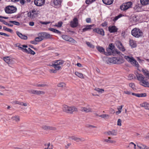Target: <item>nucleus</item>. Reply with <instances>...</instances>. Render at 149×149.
<instances>
[{
  "label": "nucleus",
  "instance_id": "nucleus-26",
  "mask_svg": "<svg viewBox=\"0 0 149 149\" xmlns=\"http://www.w3.org/2000/svg\"><path fill=\"white\" fill-rule=\"evenodd\" d=\"M96 48L98 51L100 53H105L104 49L102 47L98 46L96 47Z\"/></svg>",
  "mask_w": 149,
  "mask_h": 149
},
{
  "label": "nucleus",
  "instance_id": "nucleus-54",
  "mask_svg": "<svg viewBox=\"0 0 149 149\" xmlns=\"http://www.w3.org/2000/svg\"><path fill=\"white\" fill-rule=\"evenodd\" d=\"M56 130V128L55 127L49 126V130L55 131Z\"/></svg>",
  "mask_w": 149,
  "mask_h": 149
},
{
  "label": "nucleus",
  "instance_id": "nucleus-14",
  "mask_svg": "<svg viewBox=\"0 0 149 149\" xmlns=\"http://www.w3.org/2000/svg\"><path fill=\"white\" fill-rule=\"evenodd\" d=\"M118 29L114 26H110L108 27V30L111 33L117 32Z\"/></svg>",
  "mask_w": 149,
  "mask_h": 149
},
{
  "label": "nucleus",
  "instance_id": "nucleus-9",
  "mask_svg": "<svg viewBox=\"0 0 149 149\" xmlns=\"http://www.w3.org/2000/svg\"><path fill=\"white\" fill-rule=\"evenodd\" d=\"M37 14V11L35 10H33L30 11L28 13L27 16L29 17L30 18L32 19L35 17Z\"/></svg>",
  "mask_w": 149,
  "mask_h": 149
},
{
  "label": "nucleus",
  "instance_id": "nucleus-31",
  "mask_svg": "<svg viewBox=\"0 0 149 149\" xmlns=\"http://www.w3.org/2000/svg\"><path fill=\"white\" fill-rule=\"evenodd\" d=\"M81 111H84L85 112H90L91 111V109L90 108H86L85 107H82L81 108V109L80 110Z\"/></svg>",
  "mask_w": 149,
  "mask_h": 149
},
{
  "label": "nucleus",
  "instance_id": "nucleus-25",
  "mask_svg": "<svg viewBox=\"0 0 149 149\" xmlns=\"http://www.w3.org/2000/svg\"><path fill=\"white\" fill-rule=\"evenodd\" d=\"M142 71L147 78L149 79V72L146 69H142Z\"/></svg>",
  "mask_w": 149,
  "mask_h": 149
},
{
  "label": "nucleus",
  "instance_id": "nucleus-39",
  "mask_svg": "<svg viewBox=\"0 0 149 149\" xmlns=\"http://www.w3.org/2000/svg\"><path fill=\"white\" fill-rule=\"evenodd\" d=\"M75 74L79 77L81 78H83V74L81 73H79L78 72H75Z\"/></svg>",
  "mask_w": 149,
  "mask_h": 149
},
{
  "label": "nucleus",
  "instance_id": "nucleus-35",
  "mask_svg": "<svg viewBox=\"0 0 149 149\" xmlns=\"http://www.w3.org/2000/svg\"><path fill=\"white\" fill-rule=\"evenodd\" d=\"M100 117L106 119H108L109 117V115L106 114H103L99 116Z\"/></svg>",
  "mask_w": 149,
  "mask_h": 149
},
{
  "label": "nucleus",
  "instance_id": "nucleus-64",
  "mask_svg": "<svg viewBox=\"0 0 149 149\" xmlns=\"http://www.w3.org/2000/svg\"><path fill=\"white\" fill-rule=\"evenodd\" d=\"M86 21L87 23H90L91 22V19L90 18H87L86 19Z\"/></svg>",
  "mask_w": 149,
  "mask_h": 149
},
{
  "label": "nucleus",
  "instance_id": "nucleus-20",
  "mask_svg": "<svg viewBox=\"0 0 149 149\" xmlns=\"http://www.w3.org/2000/svg\"><path fill=\"white\" fill-rule=\"evenodd\" d=\"M129 44L132 48H135L136 47V44L133 40L130 39Z\"/></svg>",
  "mask_w": 149,
  "mask_h": 149
},
{
  "label": "nucleus",
  "instance_id": "nucleus-47",
  "mask_svg": "<svg viewBox=\"0 0 149 149\" xmlns=\"http://www.w3.org/2000/svg\"><path fill=\"white\" fill-rule=\"evenodd\" d=\"M62 24L63 22H58L57 24H55L54 26L60 27L62 26Z\"/></svg>",
  "mask_w": 149,
  "mask_h": 149
},
{
  "label": "nucleus",
  "instance_id": "nucleus-18",
  "mask_svg": "<svg viewBox=\"0 0 149 149\" xmlns=\"http://www.w3.org/2000/svg\"><path fill=\"white\" fill-rule=\"evenodd\" d=\"M106 52H105V53H104V54L107 56H109L111 55H114V54H115V51L114 50H107V48L106 49Z\"/></svg>",
  "mask_w": 149,
  "mask_h": 149
},
{
  "label": "nucleus",
  "instance_id": "nucleus-23",
  "mask_svg": "<svg viewBox=\"0 0 149 149\" xmlns=\"http://www.w3.org/2000/svg\"><path fill=\"white\" fill-rule=\"evenodd\" d=\"M111 138V137H108V139H103V142L110 143H116V141L110 140Z\"/></svg>",
  "mask_w": 149,
  "mask_h": 149
},
{
  "label": "nucleus",
  "instance_id": "nucleus-4",
  "mask_svg": "<svg viewBox=\"0 0 149 149\" xmlns=\"http://www.w3.org/2000/svg\"><path fill=\"white\" fill-rule=\"evenodd\" d=\"M17 10V8L13 6H8L5 8L6 13L8 14H11L15 13Z\"/></svg>",
  "mask_w": 149,
  "mask_h": 149
},
{
  "label": "nucleus",
  "instance_id": "nucleus-34",
  "mask_svg": "<svg viewBox=\"0 0 149 149\" xmlns=\"http://www.w3.org/2000/svg\"><path fill=\"white\" fill-rule=\"evenodd\" d=\"M51 66L54 67L55 69L56 70H59L61 68V66L56 64H53Z\"/></svg>",
  "mask_w": 149,
  "mask_h": 149
},
{
  "label": "nucleus",
  "instance_id": "nucleus-15",
  "mask_svg": "<svg viewBox=\"0 0 149 149\" xmlns=\"http://www.w3.org/2000/svg\"><path fill=\"white\" fill-rule=\"evenodd\" d=\"M135 74L136 75L137 79L139 81H141V82L144 79V77L141 74L139 73L137 71L135 72Z\"/></svg>",
  "mask_w": 149,
  "mask_h": 149
},
{
  "label": "nucleus",
  "instance_id": "nucleus-38",
  "mask_svg": "<svg viewBox=\"0 0 149 149\" xmlns=\"http://www.w3.org/2000/svg\"><path fill=\"white\" fill-rule=\"evenodd\" d=\"M114 47L115 46L113 45V44L112 43H111L109 45V47L107 48V50H113V49Z\"/></svg>",
  "mask_w": 149,
  "mask_h": 149
},
{
  "label": "nucleus",
  "instance_id": "nucleus-56",
  "mask_svg": "<svg viewBox=\"0 0 149 149\" xmlns=\"http://www.w3.org/2000/svg\"><path fill=\"white\" fill-rule=\"evenodd\" d=\"M121 122L122 120L120 119H118L117 121V125L119 126H121Z\"/></svg>",
  "mask_w": 149,
  "mask_h": 149
},
{
  "label": "nucleus",
  "instance_id": "nucleus-63",
  "mask_svg": "<svg viewBox=\"0 0 149 149\" xmlns=\"http://www.w3.org/2000/svg\"><path fill=\"white\" fill-rule=\"evenodd\" d=\"M0 22H3V24L6 25H7L8 24V22H6L5 20L3 19H0Z\"/></svg>",
  "mask_w": 149,
  "mask_h": 149
},
{
  "label": "nucleus",
  "instance_id": "nucleus-28",
  "mask_svg": "<svg viewBox=\"0 0 149 149\" xmlns=\"http://www.w3.org/2000/svg\"><path fill=\"white\" fill-rule=\"evenodd\" d=\"M13 102L16 104H19L22 106L26 107L27 106V104L26 103H24L18 101H15Z\"/></svg>",
  "mask_w": 149,
  "mask_h": 149
},
{
  "label": "nucleus",
  "instance_id": "nucleus-51",
  "mask_svg": "<svg viewBox=\"0 0 149 149\" xmlns=\"http://www.w3.org/2000/svg\"><path fill=\"white\" fill-rule=\"evenodd\" d=\"M96 0H86V3L87 4H89L90 3H91L95 1Z\"/></svg>",
  "mask_w": 149,
  "mask_h": 149
},
{
  "label": "nucleus",
  "instance_id": "nucleus-61",
  "mask_svg": "<svg viewBox=\"0 0 149 149\" xmlns=\"http://www.w3.org/2000/svg\"><path fill=\"white\" fill-rule=\"evenodd\" d=\"M107 25V22H104L101 24V26L103 27L106 26Z\"/></svg>",
  "mask_w": 149,
  "mask_h": 149
},
{
  "label": "nucleus",
  "instance_id": "nucleus-32",
  "mask_svg": "<svg viewBox=\"0 0 149 149\" xmlns=\"http://www.w3.org/2000/svg\"><path fill=\"white\" fill-rule=\"evenodd\" d=\"M143 86L146 87H149V83L144 79L141 81Z\"/></svg>",
  "mask_w": 149,
  "mask_h": 149
},
{
  "label": "nucleus",
  "instance_id": "nucleus-33",
  "mask_svg": "<svg viewBox=\"0 0 149 149\" xmlns=\"http://www.w3.org/2000/svg\"><path fill=\"white\" fill-rule=\"evenodd\" d=\"M64 61L62 60H58L55 61V63L60 65H62L64 63Z\"/></svg>",
  "mask_w": 149,
  "mask_h": 149
},
{
  "label": "nucleus",
  "instance_id": "nucleus-5",
  "mask_svg": "<svg viewBox=\"0 0 149 149\" xmlns=\"http://www.w3.org/2000/svg\"><path fill=\"white\" fill-rule=\"evenodd\" d=\"M61 37L63 39L66 41H69L73 43L76 42V41L75 40L67 35H62Z\"/></svg>",
  "mask_w": 149,
  "mask_h": 149
},
{
  "label": "nucleus",
  "instance_id": "nucleus-59",
  "mask_svg": "<svg viewBox=\"0 0 149 149\" xmlns=\"http://www.w3.org/2000/svg\"><path fill=\"white\" fill-rule=\"evenodd\" d=\"M129 86L132 88L133 89L135 88L134 84L133 83H130L129 84Z\"/></svg>",
  "mask_w": 149,
  "mask_h": 149
},
{
  "label": "nucleus",
  "instance_id": "nucleus-30",
  "mask_svg": "<svg viewBox=\"0 0 149 149\" xmlns=\"http://www.w3.org/2000/svg\"><path fill=\"white\" fill-rule=\"evenodd\" d=\"M12 119L13 120L15 121L16 122H18L19 121L20 118L19 116H13L12 118Z\"/></svg>",
  "mask_w": 149,
  "mask_h": 149
},
{
  "label": "nucleus",
  "instance_id": "nucleus-8",
  "mask_svg": "<svg viewBox=\"0 0 149 149\" xmlns=\"http://www.w3.org/2000/svg\"><path fill=\"white\" fill-rule=\"evenodd\" d=\"M78 25V19L75 17L73 19L72 21L70 22V26L72 28H75L77 27Z\"/></svg>",
  "mask_w": 149,
  "mask_h": 149
},
{
  "label": "nucleus",
  "instance_id": "nucleus-52",
  "mask_svg": "<svg viewBox=\"0 0 149 149\" xmlns=\"http://www.w3.org/2000/svg\"><path fill=\"white\" fill-rule=\"evenodd\" d=\"M28 49L29 50V54L33 55H34L35 54V52L34 51L32 50L30 48H29Z\"/></svg>",
  "mask_w": 149,
  "mask_h": 149
},
{
  "label": "nucleus",
  "instance_id": "nucleus-16",
  "mask_svg": "<svg viewBox=\"0 0 149 149\" xmlns=\"http://www.w3.org/2000/svg\"><path fill=\"white\" fill-rule=\"evenodd\" d=\"M105 134L108 135H111L113 136H116L117 134V131L116 130H113L111 131H108L105 132Z\"/></svg>",
  "mask_w": 149,
  "mask_h": 149
},
{
  "label": "nucleus",
  "instance_id": "nucleus-6",
  "mask_svg": "<svg viewBox=\"0 0 149 149\" xmlns=\"http://www.w3.org/2000/svg\"><path fill=\"white\" fill-rule=\"evenodd\" d=\"M63 0H54L53 1V6L56 8H59L61 7Z\"/></svg>",
  "mask_w": 149,
  "mask_h": 149
},
{
  "label": "nucleus",
  "instance_id": "nucleus-41",
  "mask_svg": "<svg viewBox=\"0 0 149 149\" xmlns=\"http://www.w3.org/2000/svg\"><path fill=\"white\" fill-rule=\"evenodd\" d=\"M65 84L63 82H61L58 84V86L59 87H63L65 86Z\"/></svg>",
  "mask_w": 149,
  "mask_h": 149
},
{
  "label": "nucleus",
  "instance_id": "nucleus-46",
  "mask_svg": "<svg viewBox=\"0 0 149 149\" xmlns=\"http://www.w3.org/2000/svg\"><path fill=\"white\" fill-rule=\"evenodd\" d=\"M86 44L88 46L91 48H94V46L89 42H86Z\"/></svg>",
  "mask_w": 149,
  "mask_h": 149
},
{
  "label": "nucleus",
  "instance_id": "nucleus-55",
  "mask_svg": "<svg viewBox=\"0 0 149 149\" xmlns=\"http://www.w3.org/2000/svg\"><path fill=\"white\" fill-rule=\"evenodd\" d=\"M36 86L37 87H44L46 86H47V85L46 84H37Z\"/></svg>",
  "mask_w": 149,
  "mask_h": 149
},
{
  "label": "nucleus",
  "instance_id": "nucleus-45",
  "mask_svg": "<svg viewBox=\"0 0 149 149\" xmlns=\"http://www.w3.org/2000/svg\"><path fill=\"white\" fill-rule=\"evenodd\" d=\"M95 90L99 93H102L104 91V89H100L98 88H95Z\"/></svg>",
  "mask_w": 149,
  "mask_h": 149
},
{
  "label": "nucleus",
  "instance_id": "nucleus-44",
  "mask_svg": "<svg viewBox=\"0 0 149 149\" xmlns=\"http://www.w3.org/2000/svg\"><path fill=\"white\" fill-rule=\"evenodd\" d=\"M138 17L137 16H134L132 17V20L134 22H137L138 20L139 19L137 18Z\"/></svg>",
  "mask_w": 149,
  "mask_h": 149
},
{
  "label": "nucleus",
  "instance_id": "nucleus-62",
  "mask_svg": "<svg viewBox=\"0 0 149 149\" xmlns=\"http://www.w3.org/2000/svg\"><path fill=\"white\" fill-rule=\"evenodd\" d=\"M123 107V105L119 106L118 108V111L117 112H121V109Z\"/></svg>",
  "mask_w": 149,
  "mask_h": 149
},
{
  "label": "nucleus",
  "instance_id": "nucleus-42",
  "mask_svg": "<svg viewBox=\"0 0 149 149\" xmlns=\"http://www.w3.org/2000/svg\"><path fill=\"white\" fill-rule=\"evenodd\" d=\"M35 39L37 42L41 41L43 40L42 37L40 36V33L38 34V37L36 38Z\"/></svg>",
  "mask_w": 149,
  "mask_h": 149
},
{
  "label": "nucleus",
  "instance_id": "nucleus-53",
  "mask_svg": "<svg viewBox=\"0 0 149 149\" xmlns=\"http://www.w3.org/2000/svg\"><path fill=\"white\" fill-rule=\"evenodd\" d=\"M49 126L44 125L42 127V128L43 129L45 130H49Z\"/></svg>",
  "mask_w": 149,
  "mask_h": 149
},
{
  "label": "nucleus",
  "instance_id": "nucleus-40",
  "mask_svg": "<svg viewBox=\"0 0 149 149\" xmlns=\"http://www.w3.org/2000/svg\"><path fill=\"white\" fill-rule=\"evenodd\" d=\"M124 58L126 59L127 61L131 62V61H132V59L134 58L133 57H130L129 56H124Z\"/></svg>",
  "mask_w": 149,
  "mask_h": 149
},
{
  "label": "nucleus",
  "instance_id": "nucleus-11",
  "mask_svg": "<svg viewBox=\"0 0 149 149\" xmlns=\"http://www.w3.org/2000/svg\"><path fill=\"white\" fill-rule=\"evenodd\" d=\"M68 139L70 140H73L77 142L84 141L85 140L83 138H79L74 136H69Z\"/></svg>",
  "mask_w": 149,
  "mask_h": 149
},
{
  "label": "nucleus",
  "instance_id": "nucleus-13",
  "mask_svg": "<svg viewBox=\"0 0 149 149\" xmlns=\"http://www.w3.org/2000/svg\"><path fill=\"white\" fill-rule=\"evenodd\" d=\"M45 1V0H34V3L37 6H41L44 4Z\"/></svg>",
  "mask_w": 149,
  "mask_h": 149
},
{
  "label": "nucleus",
  "instance_id": "nucleus-29",
  "mask_svg": "<svg viewBox=\"0 0 149 149\" xmlns=\"http://www.w3.org/2000/svg\"><path fill=\"white\" fill-rule=\"evenodd\" d=\"M140 2L142 5H146L149 4V0H140Z\"/></svg>",
  "mask_w": 149,
  "mask_h": 149
},
{
  "label": "nucleus",
  "instance_id": "nucleus-22",
  "mask_svg": "<svg viewBox=\"0 0 149 149\" xmlns=\"http://www.w3.org/2000/svg\"><path fill=\"white\" fill-rule=\"evenodd\" d=\"M141 107H143L145 109H149V104L146 102H144L143 103L141 104Z\"/></svg>",
  "mask_w": 149,
  "mask_h": 149
},
{
  "label": "nucleus",
  "instance_id": "nucleus-37",
  "mask_svg": "<svg viewBox=\"0 0 149 149\" xmlns=\"http://www.w3.org/2000/svg\"><path fill=\"white\" fill-rule=\"evenodd\" d=\"M45 93L43 91L35 90V94L39 95L40 94H44Z\"/></svg>",
  "mask_w": 149,
  "mask_h": 149
},
{
  "label": "nucleus",
  "instance_id": "nucleus-48",
  "mask_svg": "<svg viewBox=\"0 0 149 149\" xmlns=\"http://www.w3.org/2000/svg\"><path fill=\"white\" fill-rule=\"evenodd\" d=\"M9 22L11 23H13V24L17 26H19L20 24L19 22L15 21H9Z\"/></svg>",
  "mask_w": 149,
  "mask_h": 149
},
{
  "label": "nucleus",
  "instance_id": "nucleus-21",
  "mask_svg": "<svg viewBox=\"0 0 149 149\" xmlns=\"http://www.w3.org/2000/svg\"><path fill=\"white\" fill-rule=\"evenodd\" d=\"M17 34L18 36L24 40H26L27 39V37L25 35H23L19 31L17 32Z\"/></svg>",
  "mask_w": 149,
  "mask_h": 149
},
{
  "label": "nucleus",
  "instance_id": "nucleus-1",
  "mask_svg": "<svg viewBox=\"0 0 149 149\" xmlns=\"http://www.w3.org/2000/svg\"><path fill=\"white\" fill-rule=\"evenodd\" d=\"M132 35L134 37L139 38L143 35L142 31L139 29L136 28L133 29L131 31Z\"/></svg>",
  "mask_w": 149,
  "mask_h": 149
},
{
  "label": "nucleus",
  "instance_id": "nucleus-60",
  "mask_svg": "<svg viewBox=\"0 0 149 149\" xmlns=\"http://www.w3.org/2000/svg\"><path fill=\"white\" fill-rule=\"evenodd\" d=\"M0 35L2 36H4L6 37H9L10 36L9 35L2 32H0Z\"/></svg>",
  "mask_w": 149,
  "mask_h": 149
},
{
  "label": "nucleus",
  "instance_id": "nucleus-17",
  "mask_svg": "<svg viewBox=\"0 0 149 149\" xmlns=\"http://www.w3.org/2000/svg\"><path fill=\"white\" fill-rule=\"evenodd\" d=\"M94 25V24L85 25V27L82 29V32H84L91 29H92V28Z\"/></svg>",
  "mask_w": 149,
  "mask_h": 149
},
{
  "label": "nucleus",
  "instance_id": "nucleus-12",
  "mask_svg": "<svg viewBox=\"0 0 149 149\" xmlns=\"http://www.w3.org/2000/svg\"><path fill=\"white\" fill-rule=\"evenodd\" d=\"M124 62V60L122 58H117L116 57H113V61H112V63L116 64H120L123 63Z\"/></svg>",
  "mask_w": 149,
  "mask_h": 149
},
{
  "label": "nucleus",
  "instance_id": "nucleus-27",
  "mask_svg": "<svg viewBox=\"0 0 149 149\" xmlns=\"http://www.w3.org/2000/svg\"><path fill=\"white\" fill-rule=\"evenodd\" d=\"M137 146L140 149H149L146 146L141 144H138Z\"/></svg>",
  "mask_w": 149,
  "mask_h": 149
},
{
  "label": "nucleus",
  "instance_id": "nucleus-50",
  "mask_svg": "<svg viewBox=\"0 0 149 149\" xmlns=\"http://www.w3.org/2000/svg\"><path fill=\"white\" fill-rule=\"evenodd\" d=\"M113 61V57L112 58H107V63H111Z\"/></svg>",
  "mask_w": 149,
  "mask_h": 149
},
{
  "label": "nucleus",
  "instance_id": "nucleus-2",
  "mask_svg": "<svg viewBox=\"0 0 149 149\" xmlns=\"http://www.w3.org/2000/svg\"><path fill=\"white\" fill-rule=\"evenodd\" d=\"M62 109L64 112H74L78 111L76 107H69L66 105H63Z\"/></svg>",
  "mask_w": 149,
  "mask_h": 149
},
{
  "label": "nucleus",
  "instance_id": "nucleus-7",
  "mask_svg": "<svg viewBox=\"0 0 149 149\" xmlns=\"http://www.w3.org/2000/svg\"><path fill=\"white\" fill-rule=\"evenodd\" d=\"M40 36L42 37V40L52 38V35L46 32H42L40 33Z\"/></svg>",
  "mask_w": 149,
  "mask_h": 149
},
{
  "label": "nucleus",
  "instance_id": "nucleus-10",
  "mask_svg": "<svg viewBox=\"0 0 149 149\" xmlns=\"http://www.w3.org/2000/svg\"><path fill=\"white\" fill-rule=\"evenodd\" d=\"M93 31L102 36L104 35V32L103 29L99 28H96L93 29Z\"/></svg>",
  "mask_w": 149,
  "mask_h": 149
},
{
  "label": "nucleus",
  "instance_id": "nucleus-57",
  "mask_svg": "<svg viewBox=\"0 0 149 149\" xmlns=\"http://www.w3.org/2000/svg\"><path fill=\"white\" fill-rule=\"evenodd\" d=\"M19 1L21 5L22 6L24 5L26 3V1L25 0H19Z\"/></svg>",
  "mask_w": 149,
  "mask_h": 149
},
{
  "label": "nucleus",
  "instance_id": "nucleus-3",
  "mask_svg": "<svg viewBox=\"0 0 149 149\" xmlns=\"http://www.w3.org/2000/svg\"><path fill=\"white\" fill-rule=\"evenodd\" d=\"M132 5V3L130 1L124 3L120 6V8L122 10L125 11L129 8H131Z\"/></svg>",
  "mask_w": 149,
  "mask_h": 149
},
{
  "label": "nucleus",
  "instance_id": "nucleus-36",
  "mask_svg": "<svg viewBox=\"0 0 149 149\" xmlns=\"http://www.w3.org/2000/svg\"><path fill=\"white\" fill-rule=\"evenodd\" d=\"M18 47L21 49V50L24 52H26L27 54H29V50L28 49H27L26 48H24L23 47H20L19 46H18Z\"/></svg>",
  "mask_w": 149,
  "mask_h": 149
},
{
  "label": "nucleus",
  "instance_id": "nucleus-58",
  "mask_svg": "<svg viewBox=\"0 0 149 149\" xmlns=\"http://www.w3.org/2000/svg\"><path fill=\"white\" fill-rule=\"evenodd\" d=\"M134 77V75L133 74H129L128 77L130 79H133Z\"/></svg>",
  "mask_w": 149,
  "mask_h": 149
},
{
  "label": "nucleus",
  "instance_id": "nucleus-49",
  "mask_svg": "<svg viewBox=\"0 0 149 149\" xmlns=\"http://www.w3.org/2000/svg\"><path fill=\"white\" fill-rule=\"evenodd\" d=\"M44 149H53L52 145L50 146V143H48L47 144V148H45Z\"/></svg>",
  "mask_w": 149,
  "mask_h": 149
},
{
  "label": "nucleus",
  "instance_id": "nucleus-24",
  "mask_svg": "<svg viewBox=\"0 0 149 149\" xmlns=\"http://www.w3.org/2000/svg\"><path fill=\"white\" fill-rule=\"evenodd\" d=\"M114 0H102L103 3L107 5L111 4L113 2Z\"/></svg>",
  "mask_w": 149,
  "mask_h": 149
},
{
  "label": "nucleus",
  "instance_id": "nucleus-19",
  "mask_svg": "<svg viewBox=\"0 0 149 149\" xmlns=\"http://www.w3.org/2000/svg\"><path fill=\"white\" fill-rule=\"evenodd\" d=\"M3 60L8 65L12 64L13 63V60L12 59H10L9 57L7 56L3 58Z\"/></svg>",
  "mask_w": 149,
  "mask_h": 149
},
{
  "label": "nucleus",
  "instance_id": "nucleus-43",
  "mask_svg": "<svg viewBox=\"0 0 149 149\" xmlns=\"http://www.w3.org/2000/svg\"><path fill=\"white\" fill-rule=\"evenodd\" d=\"M3 29L10 33H12L13 32V31L12 29L8 28L5 26L3 27Z\"/></svg>",
  "mask_w": 149,
  "mask_h": 149
}]
</instances>
